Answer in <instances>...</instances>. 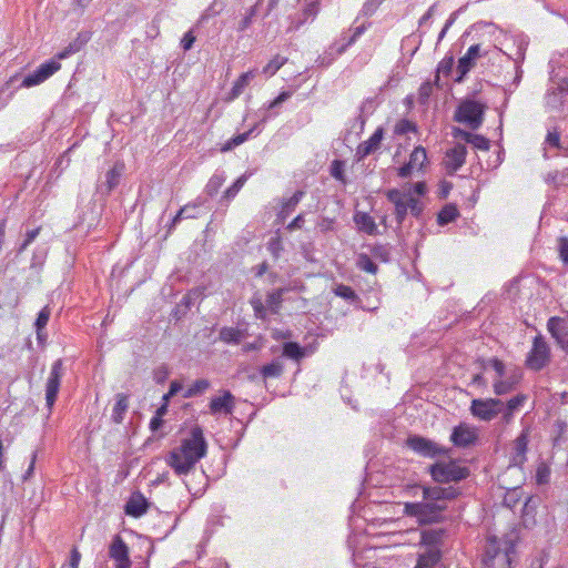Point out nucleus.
Instances as JSON below:
<instances>
[{"label":"nucleus","mask_w":568,"mask_h":568,"mask_svg":"<svg viewBox=\"0 0 568 568\" xmlns=\"http://www.w3.org/2000/svg\"><path fill=\"white\" fill-rule=\"evenodd\" d=\"M442 560L440 548H426L418 555L415 568H439Z\"/></svg>","instance_id":"nucleus-22"},{"label":"nucleus","mask_w":568,"mask_h":568,"mask_svg":"<svg viewBox=\"0 0 568 568\" xmlns=\"http://www.w3.org/2000/svg\"><path fill=\"white\" fill-rule=\"evenodd\" d=\"M415 130H416L415 124L406 119L398 121L395 125L396 134H406V133L413 132Z\"/></svg>","instance_id":"nucleus-54"},{"label":"nucleus","mask_w":568,"mask_h":568,"mask_svg":"<svg viewBox=\"0 0 568 568\" xmlns=\"http://www.w3.org/2000/svg\"><path fill=\"white\" fill-rule=\"evenodd\" d=\"M372 253L375 257L381 258L384 262H387L389 258L388 248L384 245H376L373 247Z\"/></svg>","instance_id":"nucleus-63"},{"label":"nucleus","mask_w":568,"mask_h":568,"mask_svg":"<svg viewBox=\"0 0 568 568\" xmlns=\"http://www.w3.org/2000/svg\"><path fill=\"white\" fill-rule=\"evenodd\" d=\"M124 170L125 165L123 162H115L105 173V181L98 185V191L103 195H109L120 184Z\"/></svg>","instance_id":"nucleus-14"},{"label":"nucleus","mask_w":568,"mask_h":568,"mask_svg":"<svg viewBox=\"0 0 568 568\" xmlns=\"http://www.w3.org/2000/svg\"><path fill=\"white\" fill-rule=\"evenodd\" d=\"M423 487V500L417 503H406L404 505V514L408 517L416 518L420 525L440 523L445 518L444 511L447 505L440 504L439 500H433L426 494Z\"/></svg>","instance_id":"nucleus-2"},{"label":"nucleus","mask_w":568,"mask_h":568,"mask_svg":"<svg viewBox=\"0 0 568 568\" xmlns=\"http://www.w3.org/2000/svg\"><path fill=\"white\" fill-rule=\"evenodd\" d=\"M376 109L375 98H367L361 105L359 112L365 113V115L369 116L374 113Z\"/></svg>","instance_id":"nucleus-60"},{"label":"nucleus","mask_w":568,"mask_h":568,"mask_svg":"<svg viewBox=\"0 0 568 568\" xmlns=\"http://www.w3.org/2000/svg\"><path fill=\"white\" fill-rule=\"evenodd\" d=\"M250 175L251 173L242 174L230 187H227V190L224 193V196L226 199H233L243 187Z\"/></svg>","instance_id":"nucleus-46"},{"label":"nucleus","mask_w":568,"mask_h":568,"mask_svg":"<svg viewBox=\"0 0 568 568\" xmlns=\"http://www.w3.org/2000/svg\"><path fill=\"white\" fill-rule=\"evenodd\" d=\"M517 382L515 377L495 379L493 384L494 393L497 396L506 395L515 389Z\"/></svg>","instance_id":"nucleus-32"},{"label":"nucleus","mask_w":568,"mask_h":568,"mask_svg":"<svg viewBox=\"0 0 568 568\" xmlns=\"http://www.w3.org/2000/svg\"><path fill=\"white\" fill-rule=\"evenodd\" d=\"M61 64L57 60H49L44 63L40 64L37 69L41 74L42 79L45 81L52 74H54L58 70H60Z\"/></svg>","instance_id":"nucleus-41"},{"label":"nucleus","mask_w":568,"mask_h":568,"mask_svg":"<svg viewBox=\"0 0 568 568\" xmlns=\"http://www.w3.org/2000/svg\"><path fill=\"white\" fill-rule=\"evenodd\" d=\"M235 407V397L230 390H223L221 396L213 397L209 404L212 415H231Z\"/></svg>","instance_id":"nucleus-15"},{"label":"nucleus","mask_w":568,"mask_h":568,"mask_svg":"<svg viewBox=\"0 0 568 568\" xmlns=\"http://www.w3.org/2000/svg\"><path fill=\"white\" fill-rule=\"evenodd\" d=\"M486 363H490L491 368L496 372V374H497L496 379H500L504 377L505 364L500 359H498L496 357H491L488 359L478 358L476 362V364L479 366L480 369H486Z\"/></svg>","instance_id":"nucleus-35"},{"label":"nucleus","mask_w":568,"mask_h":568,"mask_svg":"<svg viewBox=\"0 0 568 568\" xmlns=\"http://www.w3.org/2000/svg\"><path fill=\"white\" fill-rule=\"evenodd\" d=\"M334 293L336 296H339L343 300L348 301L351 303H356L359 301V297L355 293V291L351 286L344 284L336 285V287L334 288Z\"/></svg>","instance_id":"nucleus-39"},{"label":"nucleus","mask_w":568,"mask_h":568,"mask_svg":"<svg viewBox=\"0 0 568 568\" xmlns=\"http://www.w3.org/2000/svg\"><path fill=\"white\" fill-rule=\"evenodd\" d=\"M444 529H426L422 531L420 544L426 548H440L445 536Z\"/></svg>","instance_id":"nucleus-27"},{"label":"nucleus","mask_w":568,"mask_h":568,"mask_svg":"<svg viewBox=\"0 0 568 568\" xmlns=\"http://www.w3.org/2000/svg\"><path fill=\"white\" fill-rule=\"evenodd\" d=\"M550 362V347L545 337L537 335L532 341V347L526 357V366L535 372L541 371Z\"/></svg>","instance_id":"nucleus-7"},{"label":"nucleus","mask_w":568,"mask_h":568,"mask_svg":"<svg viewBox=\"0 0 568 568\" xmlns=\"http://www.w3.org/2000/svg\"><path fill=\"white\" fill-rule=\"evenodd\" d=\"M394 205H395L396 222H397L398 225H402L404 220L406 219L407 211H408L407 199L405 201L399 202V203L394 204Z\"/></svg>","instance_id":"nucleus-53"},{"label":"nucleus","mask_w":568,"mask_h":568,"mask_svg":"<svg viewBox=\"0 0 568 568\" xmlns=\"http://www.w3.org/2000/svg\"><path fill=\"white\" fill-rule=\"evenodd\" d=\"M514 549L515 545L511 540L500 541L496 537H491L488 539L485 555L488 560H494L501 556L505 562L510 564V554Z\"/></svg>","instance_id":"nucleus-12"},{"label":"nucleus","mask_w":568,"mask_h":568,"mask_svg":"<svg viewBox=\"0 0 568 568\" xmlns=\"http://www.w3.org/2000/svg\"><path fill=\"white\" fill-rule=\"evenodd\" d=\"M207 452V443L200 426H194L190 436L181 442L179 448L173 449L166 457L168 465L176 475H187Z\"/></svg>","instance_id":"nucleus-1"},{"label":"nucleus","mask_w":568,"mask_h":568,"mask_svg":"<svg viewBox=\"0 0 568 568\" xmlns=\"http://www.w3.org/2000/svg\"><path fill=\"white\" fill-rule=\"evenodd\" d=\"M487 105L474 99L463 100L454 114V120L465 124L470 130H478L485 119Z\"/></svg>","instance_id":"nucleus-3"},{"label":"nucleus","mask_w":568,"mask_h":568,"mask_svg":"<svg viewBox=\"0 0 568 568\" xmlns=\"http://www.w3.org/2000/svg\"><path fill=\"white\" fill-rule=\"evenodd\" d=\"M337 55H339L337 53V49H331V51H327L323 55H320L315 62L320 68H327L333 63Z\"/></svg>","instance_id":"nucleus-49"},{"label":"nucleus","mask_w":568,"mask_h":568,"mask_svg":"<svg viewBox=\"0 0 568 568\" xmlns=\"http://www.w3.org/2000/svg\"><path fill=\"white\" fill-rule=\"evenodd\" d=\"M353 220L358 231L368 235H376L378 233L377 225L368 213L357 211L355 212Z\"/></svg>","instance_id":"nucleus-24"},{"label":"nucleus","mask_w":568,"mask_h":568,"mask_svg":"<svg viewBox=\"0 0 568 568\" xmlns=\"http://www.w3.org/2000/svg\"><path fill=\"white\" fill-rule=\"evenodd\" d=\"M194 42L195 36L193 34L192 31H187L181 40V45L184 51H189L193 47Z\"/></svg>","instance_id":"nucleus-64"},{"label":"nucleus","mask_w":568,"mask_h":568,"mask_svg":"<svg viewBox=\"0 0 568 568\" xmlns=\"http://www.w3.org/2000/svg\"><path fill=\"white\" fill-rule=\"evenodd\" d=\"M386 197L390 203L397 204L405 201L408 197V194H405L397 189H390L386 192Z\"/></svg>","instance_id":"nucleus-55"},{"label":"nucleus","mask_w":568,"mask_h":568,"mask_svg":"<svg viewBox=\"0 0 568 568\" xmlns=\"http://www.w3.org/2000/svg\"><path fill=\"white\" fill-rule=\"evenodd\" d=\"M430 475L436 483H458L469 476L467 467L458 465L456 462L435 463L429 468Z\"/></svg>","instance_id":"nucleus-5"},{"label":"nucleus","mask_w":568,"mask_h":568,"mask_svg":"<svg viewBox=\"0 0 568 568\" xmlns=\"http://www.w3.org/2000/svg\"><path fill=\"white\" fill-rule=\"evenodd\" d=\"M504 408V402L499 398H475L470 403L471 415L483 422L495 419Z\"/></svg>","instance_id":"nucleus-6"},{"label":"nucleus","mask_w":568,"mask_h":568,"mask_svg":"<svg viewBox=\"0 0 568 568\" xmlns=\"http://www.w3.org/2000/svg\"><path fill=\"white\" fill-rule=\"evenodd\" d=\"M450 440L456 447L467 448L475 444L477 440V434L468 425L459 424L454 427Z\"/></svg>","instance_id":"nucleus-16"},{"label":"nucleus","mask_w":568,"mask_h":568,"mask_svg":"<svg viewBox=\"0 0 568 568\" xmlns=\"http://www.w3.org/2000/svg\"><path fill=\"white\" fill-rule=\"evenodd\" d=\"M42 82H44V80L42 79L38 69H36L32 73H29L28 75L24 77V79L22 81V87L31 88V87L38 85Z\"/></svg>","instance_id":"nucleus-51"},{"label":"nucleus","mask_w":568,"mask_h":568,"mask_svg":"<svg viewBox=\"0 0 568 568\" xmlns=\"http://www.w3.org/2000/svg\"><path fill=\"white\" fill-rule=\"evenodd\" d=\"M320 12V1L314 0L311 3L307 4V7L303 10L302 17L298 18L294 23V28L298 29L301 26H303L305 22H307L308 19H314L317 13Z\"/></svg>","instance_id":"nucleus-33"},{"label":"nucleus","mask_w":568,"mask_h":568,"mask_svg":"<svg viewBox=\"0 0 568 568\" xmlns=\"http://www.w3.org/2000/svg\"><path fill=\"white\" fill-rule=\"evenodd\" d=\"M549 478H550V468L546 464L541 463L537 467L536 481L539 485H545L549 481Z\"/></svg>","instance_id":"nucleus-50"},{"label":"nucleus","mask_w":568,"mask_h":568,"mask_svg":"<svg viewBox=\"0 0 568 568\" xmlns=\"http://www.w3.org/2000/svg\"><path fill=\"white\" fill-rule=\"evenodd\" d=\"M481 52V45L480 44H473L468 48L465 55L459 58L458 64H457V77L455 79L456 82H463L464 78L467 75V73L476 65V61L483 57Z\"/></svg>","instance_id":"nucleus-11"},{"label":"nucleus","mask_w":568,"mask_h":568,"mask_svg":"<svg viewBox=\"0 0 568 568\" xmlns=\"http://www.w3.org/2000/svg\"><path fill=\"white\" fill-rule=\"evenodd\" d=\"M466 155L467 149L462 143H457L446 152L445 165L449 174H454L464 165Z\"/></svg>","instance_id":"nucleus-18"},{"label":"nucleus","mask_w":568,"mask_h":568,"mask_svg":"<svg viewBox=\"0 0 568 568\" xmlns=\"http://www.w3.org/2000/svg\"><path fill=\"white\" fill-rule=\"evenodd\" d=\"M459 215V212L454 204H446L437 215V223L439 225H447L454 222Z\"/></svg>","instance_id":"nucleus-31"},{"label":"nucleus","mask_w":568,"mask_h":568,"mask_svg":"<svg viewBox=\"0 0 568 568\" xmlns=\"http://www.w3.org/2000/svg\"><path fill=\"white\" fill-rule=\"evenodd\" d=\"M116 402L112 410V420L121 424L129 407V399L125 394H116Z\"/></svg>","instance_id":"nucleus-29"},{"label":"nucleus","mask_w":568,"mask_h":568,"mask_svg":"<svg viewBox=\"0 0 568 568\" xmlns=\"http://www.w3.org/2000/svg\"><path fill=\"white\" fill-rule=\"evenodd\" d=\"M427 160L426 150L416 146L409 155V161L398 169V176L406 179L410 176L414 169H422Z\"/></svg>","instance_id":"nucleus-17"},{"label":"nucleus","mask_w":568,"mask_h":568,"mask_svg":"<svg viewBox=\"0 0 568 568\" xmlns=\"http://www.w3.org/2000/svg\"><path fill=\"white\" fill-rule=\"evenodd\" d=\"M384 138L383 128H377L373 135L365 142H362L356 150V155L358 160H362L375 151H377L381 146L382 140Z\"/></svg>","instance_id":"nucleus-21"},{"label":"nucleus","mask_w":568,"mask_h":568,"mask_svg":"<svg viewBox=\"0 0 568 568\" xmlns=\"http://www.w3.org/2000/svg\"><path fill=\"white\" fill-rule=\"evenodd\" d=\"M283 355L285 357L300 361L305 355L304 348L295 342H286L283 345Z\"/></svg>","instance_id":"nucleus-36"},{"label":"nucleus","mask_w":568,"mask_h":568,"mask_svg":"<svg viewBox=\"0 0 568 568\" xmlns=\"http://www.w3.org/2000/svg\"><path fill=\"white\" fill-rule=\"evenodd\" d=\"M304 191H296L290 199H287L278 213V219L285 220L297 206L302 197L304 196Z\"/></svg>","instance_id":"nucleus-30"},{"label":"nucleus","mask_w":568,"mask_h":568,"mask_svg":"<svg viewBox=\"0 0 568 568\" xmlns=\"http://www.w3.org/2000/svg\"><path fill=\"white\" fill-rule=\"evenodd\" d=\"M286 62V58L276 55L272 59L263 69V72L268 75H273L277 70Z\"/></svg>","instance_id":"nucleus-48"},{"label":"nucleus","mask_w":568,"mask_h":568,"mask_svg":"<svg viewBox=\"0 0 568 568\" xmlns=\"http://www.w3.org/2000/svg\"><path fill=\"white\" fill-rule=\"evenodd\" d=\"M288 292L286 287H280L272 292H268L266 295L265 303L262 301L258 294H254L250 301L254 315L258 320H265L267 316V311L272 314H278L284 294Z\"/></svg>","instance_id":"nucleus-4"},{"label":"nucleus","mask_w":568,"mask_h":568,"mask_svg":"<svg viewBox=\"0 0 568 568\" xmlns=\"http://www.w3.org/2000/svg\"><path fill=\"white\" fill-rule=\"evenodd\" d=\"M90 40L89 32H80L78 37L71 41L61 52L57 54L59 60L67 59L68 57L79 52Z\"/></svg>","instance_id":"nucleus-26"},{"label":"nucleus","mask_w":568,"mask_h":568,"mask_svg":"<svg viewBox=\"0 0 568 568\" xmlns=\"http://www.w3.org/2000/svg\"><path fill=\"white\" fill-rule=\"evenodd\" d=\"M253 131H254V128L248 130L247 132H244V133H241V134H237V135L231 138L221 148V151L222 152H227V151H231L232 149H234L235 146L241 145L242 143H244L250 138V135L252 134Z\"/></svg>","instance_id":"nucleus-42"},{"label":"nucleus","mask_w":568,"mask_h":568,"mask_svg":"<svg viewBox=\"0 0 568 568\" xmlns=\"http://www.w3.org/2000/svg\"><path fill=\"white\" fill-rule=\"evenodd\" d=\"M558 255L564 266L568 270V237L561 236L558 239Z\"/></svg>","instance_id":"nucleus-47"},{"label":"nucleus","mask_w":568,"mask_h":568,"mask_svg":"<svg viewBox=\"0 0 568 568\" xmlns=\"http://www.w3.org/2000/svg\"><path fill=\"white\" fill-rule=\"evenodd\" d=\"M406 445L416 454L423 457L434 458L437 456H443L448 454V449L439 446L437 443L419 436V435H410L406 439Z\"/></svg>","instance_id":"nucleus-8"},{"label":"nucleus","mask_w":568,"mask_h":568,"mask_svg":"<svg viewBox=\"0 0 568 568\" xmlns=\"http://www.w3.org/2000/svg\"><path fill=\"white\" fill-rule=\"evenodd\" d=\"M149 507L150 503L148 499L140 491H136L126 501L124 510L126 515L139 518L146 514Z\"/></svg>","instance_id":"nucleus-20"},{"label":"nucleus","mask_w":568,"mask_h":568,"mask_svg":"<svg viewBox=\"0 0 568 568\" xmlns=\"http://www.w3.org/2000/svg\"><path fill=\"white\" fill-rule=\"evenodd\" d=\"M357 266L367 273L376 274L378 266L377 264L366 254H359L357 260Z\"/></svg>","instance_id":"nucleus-44"},{"label":"nucleus","mask_w":568,"mask_h":568,"mask_svg":"<svg viewBox=\"0 0 568 568\" xmlns=\"http://www.w3.org/2000/svg\"><path fill=\"white\" fill-rule=\"evenodd\" d=\"M547 329L558 346L568 351V316H552L547 322Z\"/></svg>","instance_id":"nucleus-10"},{"label":"nucleus","mask_w":568,"mask_h":568,"mask_svg":"<svg viewBox=\"0 0 568 568\" xmlns=\"http://www.w3.org/2000/svg\"><path fill=\"white\" fill-rule=\"evenodd\" d=\"M220 339L225 343L239 344L242 339V333L234 327H222L220 331Z\"/></svg>","instance_id":"nucleus-38"},{"label":"nucleus","mask_w":568,"mask_h":568,"mask_svg":"<svg viewBox=\"0 0 568 568\" xmlns=\"http://www.w3.org/2000/svg\"><path fill=\"white\" fill-rule=\"evenodd\" d=\"M407 207L410 211L412 215L416 217H418L423 212V205L420 204V202L410 194H408L407 197Z\"/></svg>","instance_id":"nucleus-56"},{"label":"nucleus","mask_w":568,"mask_h":568,"mask_svg":"<svg viewBox=\"0 0 568 568\" xmlns=\"http://www.w3.org/2000/svg\"><path fill=\"white\" fill-rule=\"evenodd\" d=\"M529 443V428L523 429L520 435L514 440L511 464L515 466H523L527 460L526 454Z\"/></svg>","instance_id":"nucleus-19"},{"label":"nucleus","mask_w":568,"mask_h":568,"mask_svg":"<svg viewBox=\"0 0 568 568\" xmlns=\"http://www.w3.org/2000/svg\"><path fill=\"white\" fill-rule=\"evenodd\" d=\"M262 3L263 0H257L256 3L247 10L246 16L242 19V21L239 24V31H245L252 24V20L256 16L258 7Z\"/></svg>","instance_id":"nucleus-45"},{"label":"nucleus","mask_w":568,"mask_h":568,"mask_svg":"<svg viewBox=\"0 0 568 568\" xmlns=\"http://www.w3.org/2000/svg\"><path fill=\"white\" fill-rule=\"evenodd\" d=\"M545 142L551 148L561 149L560 133L556 128L552 131H548Z\"/></svg>","instance_id":"nucleus-57"},{"label":"nucleus","mask_w":568,"mask_h":568,"mask_svg":"<svg viewBox=\"0 0 568 568\" xmlns=\"http://www.w3.org/2000/svg\"><path fill=\"white\" fill-rule=\"evenodd\" d=\"M469 144H471L477 150L487 151L489 149L490 142L484 135L474 133Z\"/></svg>","instance_id":"nucleus-52"},{"label":"nucleus","mask_w":568,"mask_h":568,"mask_svg":"<svg viewBox=\"0 0 568 568\" xmlns=\"http://www.w3.org/2000/svg\"><path fill=\"white\" fill-rule=\"evenodd\" d=\"M260 372L264 379L280 377L283 373V365L278 361H273L272 363L262 366Z\"/></svg>","instance_id":"nucleus-37"},{"label":"nucleus","mask_w":568,"mask_h":568,"mask_svg":"<svg viewBox=\"0 0 568 568\" xmlns=\"http://www.w3.org/2000/svg\"><path fill=\"white\" fill-rule=\"evenodd\" d=\"M255 77L254 71H247L242 73L239 79L234 82L233 88L231 89L226 101H233L239 98L244 89L250 84L251 80Z\"/></svg>","instance_id":"nucleus-28"},{"label":"nucleus","mask_w":568,"mask_h":568,"mask_svg":"<svg viewBox=\"0 0 568 568\" xmlns=\"http://www.w3.org/2000/svg\"><path fill=\"white\" fill-rule=\"evenodd\" d=\"M527 396L518 394L510 398L506 404L504 403L501 420L505 424H510L514 419V413L518 410L526 402Z\"/></svg>","instance_id":"nucleus-25"},{"label":"nucleus","mask_w":568,"mask_h":568,"mask_svg":"<svg viewBox=\"0 0 568 568\" xmlns=\"http://www.w3.org/2000/svg\"><path fill=\"white\" fill-rule=\"evenodd\" d=\"M196 209V204H186L184 206H182L176 215L173 217L172 220V223L170 225V229L169 230H172L173 227H175V225L182 220V219H185L184 217V214L186 213V211H195Z\"/></svg>","instance_id":"nucleus-59"},{"label":"nucleus","mask_w":568,"mask_h":568,"mask_svg":"<svg viewBox=\"0 0 568 568\" xmlns=\"http://www.w3.org/2000/svg\"><path fill=\"white\" fill-rule=\"evenodd\" d=\"M426 494L430 497V499L439 500L440 504L446 505V503L448 500L455 499L460 494V491L458 488H455L453 486H449V487L434 486V487H427Z\"/></svg>","instance_id":"nucleus-23"},{"label":"nucleus","mask_w":568,"mask_h":568,"mask_svg":"<svg viewBox=\"0 0 568 568\" xmlns=\"http://www.w3.org/2000/svg\"><path fill=\"white\" fill-rule=\"evenodd\" d=\"M267 250L273 254L275 258L278 257L280 251L282 250V243L280 237H273L267 243Z\"/></svg>","instance_id":"nucleus-61"},{"label":"nucleus","mask_w":568,"mask_h":568,"mask_svg":"<svg viewBox=\"0 0 568 568\" xmlns=\"http://www.w3.org/2000/svg\"><path fill=\"white\" fill-rule=\"evenodd\" d=\"M452 135L455 139H457V140H463V141L467 142V143H469L471 138H473V135H474V133L468 132L466 130H463L460 128H454L453 132H452Z\"/></svg>","instance_id":"nucleus-62"},{"label":"nucleus","mask_w":568,"mask_h":568,"mask_svg":"<svg viewBox=\"0 0 568 568\" xmlns=\"http://www.w3.org/2000/svg\"><path fill=\"white\" fill-rule=\"evenodd\" d=\"M331 174L336 180L345 183V174H344V168L343 163L338 160L333 161L331 166Z\"/></svg>","instance_id":"nucleus-58"},{"label":"nucleus","mask_w":568,"mask_h":568,"mask_svg":"<svg viewBox=\"0 0 568 568\" xmlns=\"http://www.w3.org/2000/svg\"><path fill=\"white\" fill-rule=\"evenodd\" d=\"M50 315H51V311L48 306L43 307L39 312L38 317L34 322L38 339L42 338V331L47 326Z\"/></svg>","instance_id":"nucleus-40"},{"label":"nucleus","mask_w":568,"mask_h":568,"mask_svg":"<svg viewBox=\"0 0 568 568\" xmlns=\"http://www.w3.org/2000/svg\"><path fill=\"white\" fill-rule=\"evenodd\" d=\"M253 131H254V128L248 130L247 132H244V133H241V134H237V135L231 138L221 148V151L222 152H227V151H231L232 149H234L235 146L241 145L242 143H244L250 138V135L252 134Z\"/></svg>","instance_id":"nucleus-43"},{"label":"nucleus","mask_w":568,"mask_h":568,"mask_svg":"<svg viewBox=\"0 0 568 568\" xmlns=\"http://www.w3.org/2000/svg\"><path fill=\"white\" fill-rule=\"evenodd\" d=\"M63 376L62 359H57L51 367L50 375L45 384V403L49 409L54 405Z\"/></svg>","instance_id":"nucleus-9"},{"label":"nucleus","mask_w":568,"mask_h":568,"mask_svg":"<svg viewBox=\"0 0 568 568\" xmlns=\"http://www.w3.org/2000/svg\"><path fill=\"white\" fill-rule=\"evenodd\" d=\"M109 555L116 561V568H130L129 548L120 535H115L110 545Z\"/></svg>","instance_id":"nucleus-13"},{"label":"nucleus","mask_w":568,"mask_h":568,"mask_svg":"<svg viewBox=\"0 0 568 568\" xmlns=\"http://www.w3.org/2000/svg\"><path fill=\"white\" fill-rule=\"evenodd\" d=\"M210 387V382L205 378L196 379L192 385L184 392V398H192L202 395Z\"/></svg>","instance_id":"nucleus-34"}]
</instances>
